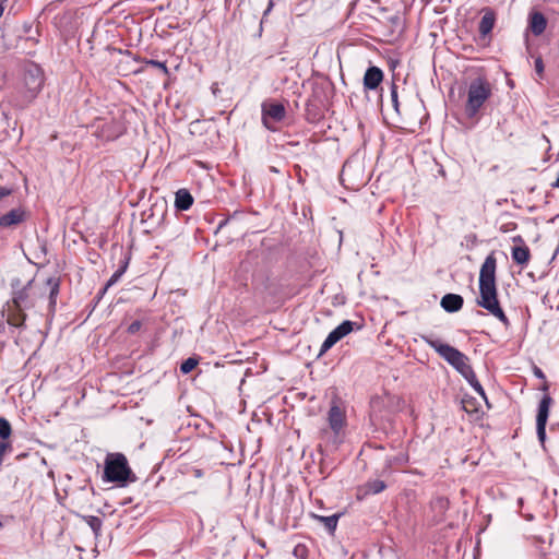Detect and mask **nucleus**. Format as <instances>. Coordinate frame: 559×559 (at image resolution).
<instances>
[{
    "instance_id": "obj_1",
    "label": "nucleus",
    "mask_w": 559,
    "mask_h": 559,
    "mask_svg": "<svg viewBox=\"0 0 559 559\" xmlns=\"http://www.w3.org/2000/svg\"><path fill=\"white\" fill-rule=\"evenodd\" d=\"M497 259L495 253L488 254L479 272V299L477 305L489 311L504 325H509V319L500 307L496 285Z\"/></svg>"
},
{
    "instance_id": "obj_2",
    "label": "nucleus",
    "mask_w": 559,
    "mask_h": 559,
    "mask_svg": "<svg viewBox=\"0 0 559 559\" xmlns=\"http://www.w3.org/2000/svg\"><path fill=\"white\" fill-rule=\"evenodd\" d=\"M44 82V72L38 64L34 62L24 64L19 85L21 99L17 105L21 108L28 106L41 91Z\"/></svg>"
},
{
    "instance_id": "obj_3",
    "label": "nucleus",
    "mask_w": 559,
    "mask_h": 559,
    "mask_svg": "<svg viewBox=\"0 0 559 559\" xmlns=\"http://www.w3.org/2000/svg\"><path fill=\"white\" fill-rule=\"evenodd\" d=\"M103 479L126 486L129 483H134L136 476L131 471L124 454L108 453L105 459Z\"/></svg>"
},
{
    "instance_id": "obj_4",
    "label": "nucleus",
    "mask_w": 559,
    "mask_h": 559,
    "mask_svg": "<svg viewBox=\"0 0 559 559\" xmlns=\"http://www.w3.org/2000/svg\"><path fill=\"white\" fill-rule=\"evenodd\" d=\"M424 342L435 349L438 355L452 366L462 377L466 376L473 368L469 365L468 357L457 348L442 343L432 336H423Z\"/></svg>"
},
{
    "instance_id": "obj_5",
    "label": "nucleus",
    "mask_w": 559,
    "mask_h": 559,
    "mask_svg": "<svg viewBox=\"0 0 559 559\" xmlns=\"http://www.w3.org/2000/svg\"><path fill=\"white\" fill-rule=\"evenodd\" d=\"M424 342L435 349L438 355L452 366L462 377L466 376L473 368L469 365L468 357L457 348L442 343L432 336H423Z\"/></svg>"
},
{
    "instance_id": "obj_6",
    "label": "nucleus",
    "mask_w": 559,
    "mask_h": 559,
    "mask_svg": "<svg viewBox=\"0 0 559 559\" xmlns=\"http://www.w3.org/2000/svg\"><path fill=\"white\" fill-rule=\"evenodd\" d=\"M491 94V84L487 81V79H474L467 88V99L464 108L466 116L468 118L476 117Z\"/></svg>"
},
{
    "instance_id": "obj_7",
    "label": "nucleus",
    "mask_w": 559,
    "mask_h": 559,
    "mask_svg": "<svg viewBox=\"0 0 559 559\" xmlns=\"http://www.w3.org/2000/svg\"><path fill=\"white\" fill-rule=\"evenodd\" d=\"M263 126L275 132L278 130L277 124L286 117V108L282 103L275 100H265L261 105Z\"/></svg>"
},
{
    "instance_id": "obj_8",
    "label": "nucleus",
    "mask_w": 559,
    "mask_h": 559,
    "mask_svg": "<svg viewBox=\"0 0 559 559\" xmlns=\"http://www.w3.org/2000/svg\"><path fill=\"white\" fill-rule=\"evenodd\" d=\"M34 278L29 280L25 285H22L20 278H13L11 281L12 287V298L11 304H13L16 308L22 307L25 309H31L35 307V297L32 295V288L34 285Z\"/></svg>"
},
{
    "instance_id": "obj_9",
    "label": "nucleus",
    "mask_w": 559,
    "mask_h": 559,
    "mask_svg": "<svg viewBox=\"0 0 559 559\" xmlns=\"http://www.w3.org/2000/svg\"><path fill=\"white\" fill-rule=\"evenodd\" d=\"M542 391L548 392L549 384L547 382L544 383V385L540 388ZM554 403L552 397L545 393L543 397L539 401L537 415H536V432L537 438L542 444L545 443L546 440V425L549 417V411Z\"/></svg>"
},
{
    "instance_id": "obj_10",
    "label": "nucleus",
    "mask_w": 559,
    "mask_h": 559,
    "mask_svg": "<svg viewBox=\"0 0 559 559\" xmlns=\"http://www.w3.org/2000/svg\"><path fill=\"white\" fill-rule=\"evenodd\" d=\"M354 323L349 320L343 321L338 326L329 333L320 348V355L326 353L338 341L353 331Z\"/></svg>"
},
{
    "instance_id": "obj_11",
    "label": "nucleus",
    "mask_w": 559,
    "mask_h": 559,
    "mask_svg": "<svg viewBox=\"0 0 559 559\" xmlns=\"http://www.w3.org/2000/svg\"><path fill=\"white\" fill-rule=\"evenodd\" d=\"M94 127L96 128V136L104 141L115 140L122 133L121 124L115 120L105 121L104 119H99Z\"/></svg>"
},
{
    "instance_id": "obj_12",
    "label": "nucleus",
    "mask_w": 559,
    "mask_h": 559,
    "mask_svg": "<svg viewBox=\"0 0 559 559\" xmlns=\"http://www.w3.org/2000/svg\"><path fill=\"white\" fill-rule=\"evenodd\" d=\"M28 213L23 207H14L8 213L0 215V228H15L26 222Z\"/></svg>"
},
{
    "instance_id": "obj_13",
    "label": "nucleus",
    "mask_w": 559,
    "mask_h": 559,
    "mask_svg": "<svg viewBox=\"0 0 559 559\" xmlns=\"http://www.w3.org/2000/svg\"><path fill=\"white\" fill-rule=\"evenodd\" d=\"M328 421L334 433H338L346 423L345 412L333 401L328 413Z\"/></svg>"
},
{
    "instance_id": "obj_14",
    "label": "nucleus",
    "mask_w": 559,
    "mask_h": 559,
    "mask_svg": "<svg viewBox=\"0 0 559 559\" xmlns=\"http://www.w3.org/2000/svg\"><path fill=\"white\" fill-rule=\"evenodd\" d=\"M513 242H519L520 246H514L512 248V260L521 266L527 265L531 259L530 248L524 243V240L521 236L513 237Z\"/></svg>"
},
{
    "instance_id": "obj_15",
    "label": "nucleus",
    "mask_w": 559,
    "mask_h": 559,
    "mask_svg": "<svg viewBox=\"0 0 559 559\" xmlns=\"http://www.w3.org/2000/svg\"><path fill=\"white\" fill-rule=\"evenodd\" d=\"M25 308L19 307L16 308L13 304H8V318L7 322L9 325L14 328H24L27 314L25 313Z\"/></svg>"
},
{
    "instance_id": "obj_16",
    "label": "nucleus",
    "mask_w": 559,
    "mask_h": 559,
    "mask_svg": "<svg viewBox=\"0 0 559 559\" xmlns=\"http://www.w3.org/2000/svg\"><path fill=\"white\" fill-rule=\"evenodd\" d=\"M383 81V72L376 66L369 67L364 75L365 90H376Z\"/></svg>"
},
{
    "instance_id": "obj_17",
    "label": "nucleus",
    "mask_w": 559,
    "mask_h": 559,
    "mask_svg": "<svg viewBox=\"0 0 559 559\" xmlns=\"http://www.w3.org/2000/svg\"><path fill=\"white\" fill-rule=\"evenodd\" d=\"M464 304L463 297L456 294H447L441 299V307L450 313L457 312Z\"/></svg>"
},
{
    "instance_id": "obj_18",
    "label": "nucleus",
    "mask_w": 559,
    "mask_h": 559,
    "mask_svg": "<svg viewBox=\"0 0 559 559\" xmlns=\"http://www.w3.org/2000/svg\"><path fill=\"white\" fill-rule=\"evenodd\" d=\"M547 27V20L540 12L530 14V29L535 36L542 35Z\"/></svg>"
},
{
    "instance_id": "obj_19",
    "label": "nucleus",
    "mask_w": 559,
    "mask_h": 559,
    "mask_svg": "<svg viewBox=\"0 0 559 559\" xmlns=\"http://www.w3.org/2000/svg\"><path fill=\"white\" fill-rule=\"evenodd\" d=\"M193 204V197L187 189H179L175 197V207L178 211H188Z\"/></svg>"
},
{
    "instance_id": "obj_20",
    "label": "nucleus",
    "mask_w": 559,
    "mask_h": 559,
    "mask_svg": "<svg viewBox=\"0 0 559 559\" xmlns=\"http://www.w3.org/2000/svg\"><path fill=\"white\" fill-rule=\"evenodd\" d=\"M496 16L492 11L486 12L479 22L478 31L483 37L489 35L495 26Z\"/></svg>"
},
{
    "instance_id": "obj_21",
    "label": "nucleus",
    "mask_w": 559,
    "mask_h": 559,
    "mask_svg": "<svg viewBox=\"0 0 559 559\" xmlns=\"http://www.w3.org/2000/svg\"><path fill=\"white\" fill-rule=\"evenodd\" d=\"M46 285L49 288V307L55 308L60 292V278L56 276L48 277Z\"/></svg>"
},
{
    "instance_id": "obj_22",
    "label": "nucleus",
    "mask_w": 559,
    "mask_h": 559,
    "mask_svg": "<svg viewBox=\"0 0 559 559\" xmlns=\"http://www.w3.org/2000/svg\"><path fill=\"white\" fill-rule=\"evenodd\" d=\"M386 488V485L383 480L373 479L369 480L364 485V493L365 495H377L382 492Z\"/></svg>"
},
{
    "instance_id": "obj_23",
    "label": "nucleus",
    "mask_w": 559,
    "mask_h": 559,
    "mask_svg": "<svg viewBox=\"0 0 559 559\" xmlns=\"http://www.w3.org/2000/svg\"><path fill=\"white\" fill-rule=\"evenodd\" d=\"M463 378L469 383V385L479 395H481L484 399H486L485 391H484L481 384L479 383V381L477 380V377H476V374H475L473 369L468 373H466V376H464Z\"/></svg>"
},
{
    "instance_id": "obj_24",
    "label": "nucleus",
    "mask_w": 559,
    "mask_h": 559,
    "mask_svg": "<svg viewBox=\"0 0 559 559\" xmlns=\"http://www.w3.org/2000/svg\"><path fill=\"white\" fill-rule=\"evenodd\" d=\"M463 378L469 383V385L479 395H481L484 399H486L485 391H484L481 384L479 383V381L477 380V377H476V374H475L473 369L468 373H466V376H464Z\"/></svg>"
},
{
    "instance_id": "obj_25",
    "label": "nucleus",
    "mask_w": 559,
    "mask_h": 559,
    "mask_svg": "<svg viewBox=\"0 0 559 559\" xmlns=\"http://www.w3.org/2000/svg\"><path fill=\"white\" fill-rule=\"evenodd\" d=\"M385 404V400L381 397H376L371 400V417L377 419H383L386 416L381 414V406Z\"/></svg>"
},
{
    "instance_id": "obj_26",
    "label": "nucleus",
    "mask_w": 559,
    "mask_h": 559,
    "mask_svg": "<svg viewBox=\"0 0 559 559\" xmlns=\"http://www.w3.org/2000/svg\"><path fill=\"white\" fill-rule=\"evenodd\" d=\"M84 520L87 523V525L91 527V530L93 531L95 536L96 537L99 536L102 526H103V521L98 516H95V515L84 516Z\"/></svg>"
},
{
    "instance_id": "obj_27",
    "label": "nucleus",
    "mask_w": 559,
    "mask_h": 559,
    "mask_svg": "<svg viewBox=\"0 0 559 559\" xmlns=\"http://www.w3.org/2000/svg\"><path fill=\"white\" fill-rule=\"evenodd\" d=\"M408 461V456L405 453H399L397 455L390 457L385 462V469L393 468L394 466H402Z\"/></svg>"
},
{
    "instance_id": "obj_28",
    "label": "nucleus",
    "mask_w": 559,
    "mask_h": 559,
    "mask_svg": "<svg viewBox=\"0 0 559 559\" xmlns=\"http://www.w3.org/2000/svg\"><path fill=\"white\" fill-rule=\"evenodd\" d=\"M318 519L324 524L330 533L335 531L338 521L337 514H333L331 516H318Z\"/></svg>"
},
{
    "instance_id": "obj_29",
    "label": "nucleus",
    "mask_w": 559,
    "mask_h": 559,
    "mask_svg": "<svg viewBox=\"0 0 559 559\" xmlns=\"http://www.w3.org/2000/svg\"><path fill=\"white\" fill-rule=\"evenodd\" d=\"M11 433H12L11 424L4 417H0V439H2V441H4L10 438Z\"/></svg>"
},
{
    "instance_id": "obj_30",
    "label": "nucleus",
    "mask_w": 559,
    "mask_h": 559,
    "mask_svg": "<svg viewBox=\"0 0 559 559\" xmlns=\"http://www.w3.org/2000/svg\"><path fill=\"white\" fill-rule=\"evenodd\" d=\"M198 362L199 361L197 358L189 357L188 359L182 361V364L180 366V371L183 374H187V373L191 372L197 367Z\"/></svg>"
},
{
    "instance_id": "obj_31",
    "label": "nucleus",
    "mask_w": 559,
    "mask_h": 559,
    "mask_svg": "<svg viewBox=\"0 0 559 559\" xmlns=\"http://www.w3.org/2000/svg\"><path fill=\"white\" fill-rule=\"evenodd\" d=\"M127 266H128V262H126L121 267H119L112 275L111 277L108 280L106 286H105V289L108 288L109 286L116 284L119 278L122 276V274L126 272L127 270Z\"/></svg>"
},
{
    "instance_id": "obj_32",
    "label": "nucleus",
    "mask_w": 559,
    "mask_h": 559,
    "mask_svg": "<svg viewBox=\"0 0 559 559\" xmlns=\"http://www.w3.org/2000/svg\"><path fill=\"white\" fill-rule=\"evenodd\" d=\"M462 408L468 413V414H472L474 412H476V407H475V401L474 399H463L462 400Z\"/></svg>"
},
{
    "instance_id": "obj_33",
    "label": "nucleus",
    "mask_w": 559,
    "mask_h": 559,
    "mask_svg": "<svg viewBox=\"0 0 559 559\" xmlns=\"http://www.w3.org/2000/svg\"><path fill=\"white\" fill-rule=\"evenodd\" d=\"M146 64L151 66V67H154V68H157L159 70L163 71V73L165 75H168L169 74V71H168V68L166 67V63L165 62H162V61H158V60H154V59H151V60H147L146 61Z\"/></svg>"
},
{
    "instance_id": "obj_34",
    "label": "nucleus",
    "mask_w": 559,
    "mask_h": 559,
    "mask_svg": "<svg viewBox=\"0 0 559 559\" xmlns=\"http://www.w3.org/2000/svg\"><path fill=\"white\" fill-rule=\"evenodd\" d=\"M391 100H392V105H393L395 111L399 112L400 103H399V96H397V86L395 83H392V86H391Z\"/></svg>"
},
{
    "instance_id": "obj_35",
    "label": "nucleus",
    "mask_w": 559,
    "mask_h": 559,
    "mask_svg": "<svg viewBox=\"0 0 559 559\" xmlns=\"http://www.w3.org/2000/svg\"><path fill=\"white\" fill-rule=\"evenodd\" d=\"M141 326L142 322L140 320H135L128 326L127 331L129 334H135L136 332L140 331Z\"/></svg>"
},
{
    "instance_id": "obj_36",
    "label": "nucleus",
    "mask_w": 559,
    "mask_h": 559,
    "mask_svg": "<svg viewBox=\"0 0 559 559\" xmlns=\"http://www.w3.org/2000/svg\"><path fill=\"white\" fill-rule=\"evenodd\" d=\"M11 449V444L5 441H0V465L2 464L3 454Z\"/></svg>"
},
{
    "instance_id": "obj_37",
    "label": "nucleus",
    "mask_w": 559,
    "mask_h": 559,
    "mask_svg": "<svg viewBox=\"0 0 559 559\" xmlns=\"http://www.w3.org/2000/svg\"><path fill=\"white\" fill-rule=\"evenodd\" d=\"M535 71L537 74L542 75L544 72V63L540 57L535 59Z\"/></svg>"
},
{
    "instance_id": "obj_38",
    "label": "nucleus",
    "mask_w": 559,
    "mask_h": 559,
    "mask_svg": "<svg viewBox=\"0 0 559 559\" xmlns=\"http://www.w3.org/2000/svg\"><path fill=\"white\" fill-rule=\"evenodd\" d=\"M533 373L535 377H537L538 379H542V380H545L546 379V376L545 373L543 372V370L537 367V366H534L533 367Z\"/></svg>"
},
{
    "instance_id": "obj_39",
    "label": "nucleus",
    "mask_w": 559,
    "mask_h": 559,
    "mask_svg": "<svg viewBox=\"0 0 559 559\" xmlns=\"http://www.w3.org/2000/svg\"><path fill=\"white\" fill-rule=\"evenodd\" d=\"M11 193V191L9 189H5V188H0V200L7 195H9Z\"/></svg>"
},
{
    "instance_id": "obj_40",
    "label": "nucleus",
    "mask_w": 559,
    "mask_h": 559,
    "mask_svg": "<svg viewBox=\"0 0 559 559\" xmlns=\"http://www.w3.org/2000/svg\"><path fill=\"white\" fill-rule=\"evenodd\" d=\"M272 7H273V2H272V0H270L269 7L265 10L264 15H266L271 11Z\"/></svg>"
},
{
    "instance_id": "obj_41",
    "label": "nucleus",
    "mask_w": 559,
    "mask_h": 559,
    "mask_svg": "<svg viewBox=\"0 0 559 559\" xmlns=\"http://www.w3.org/2000/svg\"><path fill=\"white\" fill-rule=\"evenodd\" d=\"M194 475H195V477H201L202 476V471L201 469H194Z\"/></svg>"
},
{
    "instance_id": "obj_42",
    "label": "nucleus",
    "mask_w": 559,
    "mask_h": 559,
    "mask_svg": "<svg viewBox=\"0 0 559 559\" xmlns=\"http://www.w3.org/2000/svg\"><path fill=\"white\" fill-rule=\"evenodd\" d=\"M438 502H440L441 506H444V504H447L448 501L443 498H440V499H438Z\"/></svg>"
},
{
    "instance_id": "obj_43",
    "label": "nucleus",
    "mask_w": 559,
    "mask_h": 559,
    "mask_svg": "<svg viewBox=\"0 0 559 559\" xmlns=\"http://www.w3.org/2000/svg\"><path fill=\"white\" fill-rule=\"evenodd\" d=\"M3 12H4V7H3V4L0 2V17L2 16Z\"/></svg>"
},
{
    "instance_id": "obj_44",
    "label": "nucleus",
    "mask_w": 559,
    "mask_h": 559,
    "mask_svg": "<svg viewBox=\"0 0 559 559\" xmlns=\"http://www.w3.org/2000/svg\"><path fill=\"white\" fill-rule=\"evenodd\" d=\"M2 527V523L0 522V528Z\"/></svg>"
}]
</instances>
